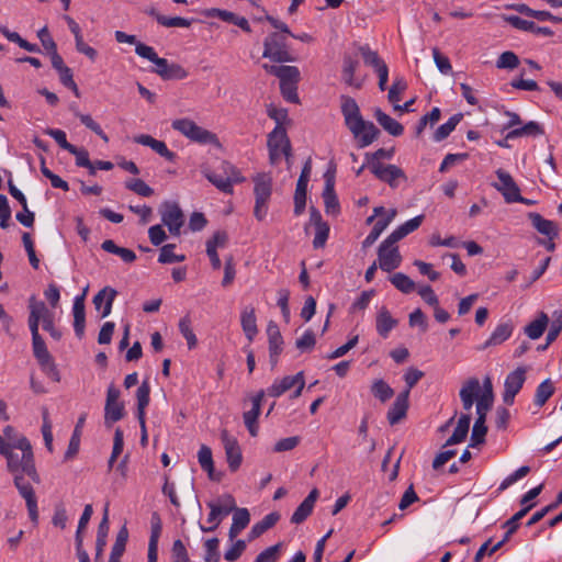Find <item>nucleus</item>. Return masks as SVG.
Returning a JSON list of instances; mask_svg holds the SVG:
<instances>
[{
  "instance_id": "obj_45",
  "label": "nucleus",
  "mask_w": 562,
  "mask_h": 562,
  "mask_svg": "<svg viewBox=\"0 0 562 562\" xmlns=\"http://www.w3.org/2000/svg\"><path fill=\"white\" fill-rule=\"evenodd\" d=\"M461 119L462 114L460 113L452 115L446 123H443L436 130L434 134V139L436 142H441L446 139L450 135V133L454 131L456 126L459 124Z\"/></svg>"
},
{
  "instance_id": "obj_18",
  "label": "nucleus",
  "mask_w": 562,
  "mask_h": 562,
  "mask_svg": "<svg viewBox=\"0 0 562 562\" xmlns=\"http://www.w3.org/2000/svg\"><path fill=\"white\" fill-rule=\"evenodd\" d=\"M88 288L85 289L81 295H77L74 300L72 315H74V330L78 338H82L86 328V307L85 297Z\"/></svg>"
},
{
  "instance_id": "obj_63",
  "label": "nucleus",
  "mask_w": 562,
  "mask_h": 562,
  "mask_svg": "<svg viewBox=\"0 0 562 562\" xmlns=\"http://www.w3.org/2000/svg\"><path fill=\"white\" fill-rule=\"evenodd\" d=\"M529 472H530V468L529 467H527V465L520 467L514 473H512L510 475H508L507 477H505L503 480V482L501 483V485L498 487V491H505L510 485H513L517 481H519L522 477H525Z\"/></svg>"
},
{
  "instance_id": "obj_14",
  "label": "nucleus",
  "mask_w": 562,
  "mask_h": 562,
  "mask_svg": "<svg viewBox=\"0 0 562 562\" xmlns=\"http://www.w3.org/2000/svg\"><path fill=\"white\" fill-rule=\"evenodd\" d=\"M526 381V370L521 367L508 373L504 383L503 401L507 405L514 403L515 396L521 390Z\"/></svg>"
},
{
  "instance_id": "obj_26",
  "label": "nucleus",
  "mask_w": 562,
  "mask_h": 562,
  "mask_svg": "<svg viewBox=\"0 0 562 562\" xmlns=\"http://www.w3.org/2000/svg\"><path fill=\"white\" fill-rule=\"evenodd\" d=\"M528 217L533 228L537 229L538 233L547 236L550 240H553L555 237H558V227L553 221L547 220L539 213L535 212L529 213Z\"/></svg>"
},
{
  "instance_id": "obj_3",
  "label": "nucleus",
  "mask_w": 562,
  "mask_h": 562,
  "mask_svg": "<svg viewBox=\"0 0 562 562\" xmlns=\"http://www.w3.org/2000/svg\"><path fill=\"white\" fill-rule=\"evenodd\" d=\"M255 207L254 215L263 221L268 213V204L272 195L273 180L270 173L259 172L252 177Z\"/></svg>"
},
{
  "instance_id": "obj_8",
  "label": "nucleus",
  "mask_w": 562,
  "mask_h": 562,
  "mask_svg": "<svg viewBox=\"0 0 562 562\" xmlns=\"http://www.w3.org/2000/svg\"><path fill=\"white\" fill-rule=\"evenodd\" d=\"M120 390L114 384H110L104 405V424L108 427H111L124 417V403L120 401Z\"/></svg>"
},
{
  "instance_id": "obj_25",
  "label": "nucleus",
  "mask_w": 562,
  "mask_h": 562,
  "mask_svg": "<svg viewBox=\"0 0 562 562\" xmlns=\"http://www.w3.org/2000/svg\"><path fill=\"white\" fill-rule=\"evenodd\" d=\"M319 496L318 490L313 488L306 498L297 506L291 517V522H303L313 512L314 505Z\"/></svg>"
},
{
  "instance_id": "obj_59",
  "label": "nucleus",
  "mask_w": 562,
  "mask_h": 562,
  "mask_svg": "<svg viewBox=\"0 0 562 562\" xmlns=\"http://www.w3.org/2000/svg\"><path fill=\"white\" fill-rule=\"evenodd\" d=\"M157 22L166 27H189L192 20L181 16H157Z\"/></svg>"
},
{
  "instance_id": "obj_62",
  "label": "nucleus",
  "mask_w": 562,
  "mask_h": 562,
  "mask_svg": "<svg viewBox=\"0 0 562 562\" xmlns=\"http://www.w3.org/2000/svg\"><path fill=\"white\" fill-rule=\"evenodd\" d=\"M218 543L220 541L217 538H212L205 541V562H220Z\"/></svg>"
},
{
  "instance_id": "obj_64",
  "label": "nucleus",
  "mask_w": 562,
  "mask_h": 562,
  "mask_svg": "<svg viewBox=\"0 0 562 562\" xmlns=\"http://www.w3.org/2000/svg\"><path fill=\"white\" fill-rule=\"evenodd\" d=\"M46 134L54 138L55 142L68 153H70L71 149L76 150V146H74L67 140L66 133L63 130L48 128L46 131Z\"/></svg>"
},
{
  "instance_id": "obj_22",
  "label": "nucleus",
  "mask_w": 562,
  "mask_h": 562,
  "mask_svg": "<svg viewBox=\"0 0 562 562\" xmlns=\"http://www.w3.org/2000/svg\"><path fill=\"white\" fill-rule=\"evenodd\" d=\"M408 391L401 392L387 412V420L390 425L398 424L405 416L408 409Z\"/></svg>"
},
{
  "instance_id": "obj_29",
  "label": "nucleus",
  "mask_w": 562,
  "mask_h": 562,
  "mask_svg": "<svg viewBox=\"0 0 562 562\" xmlns=\"http://www.w3.org/2000/svg\"><path fill=\"white\" fill-rule=\"evenodd\" d=\"M297 378H302V371L294 375H285L282 379L274 380L271 386L267 389V394L271 397L281 396L283 393L295 386Z\"/></svg>"
},
{
  "instance_id": "obj_51",
  "label": "nucleus",
  "mask_w": 562,
  "mask_h": 562,
  "mask_svg": "<svg viewBox=\"0 0 562 562\" xmlns=\"http://www.w3.org/2000/svg\"><path fill=\"white\" fill-rule=\"evenodd\" d=\"M394 156V149H384L380 148L375 150L374 153L366 154V160H368V169L373 170L374 165H383L381 162V159H392Z\"/></svg>"
},
{
  "instance_id": "obj_23",
  "label": "nucleus",
  "mask_w": 562,
  "mask_h": 562,
  "mask_svg": "<svg viewBox=\"0 0 562 562\" xmlns=\"http://www.w3.org/2000/svg\"><path fill=\"white\" fill-rule=\"evenodd\" d=\"M340 100L341 113L345 120V124L349 130L350 126L360 122V120H362L363 117L355 99L348 95H341Z\"/></svg>"
},
{
  "instance_id": "obj_2",
  "label": "nucleus",
  "mask_w": 562,
  "mask_h": 562,
  "mask_svg": "<svg viewBox=\"0 0 562 562\" xmlns=\"http://www.w3.org/2000/svg\"><path fill=\"white\" fill-rule=\"evenodd\" d=\"M171 127L193 143H198L200 145H213L217 148L221 147L220 139L215 133L198 125L190 119L175 120L171 123Z\"/></svg>"
},
{
  "instance_id": "obj_35",
  "label": "nucleus",
  "mask_w": 562,
  "mask_h": 562,
  "mask_svg": "<svg viewBox=\"0 0 562 562\" xmlns=\"http://www.w3.org/2000/svg\"><path fill=\"white\" fill-rule=\"evenodd\" d=\"M549 324V317L541 312L538 317L525 327V334L532 340L539 339Z\"/></svg>"
},
{
  "instance_id": "obj_53",
  "label": "nucleus",
  "mask_w": 562,
  "mask_h": 562,
  "mask_svg": "<svg viewBox=\"0 0 562 562\" xmlns=\"http://www.w3.org/2000/svg\"><path fill=\"white\" fill-rule=\"evenodd\" d=\"M389 226V221H376L369 233V235L363 239L362 241V248L367 249L371 247L378 238L381 236V234L384 232V229Z\"/></svg>"
},
{
  "instance_id": "obj_20",
  "label": "nucleus",
  "mask_w": 562,
  "mask_h": 562,
  "mask_svg": "<svg viewBox=\"0 0 562 562\" xmlns=\"http://www.w3.org/2000/svg\"><path fill=\"white\" fill-rule=\"evenodd\" d=\"M265 394H266V392L262 390L260 392H258L251 398V404H252L251 409L245 412L244 416H243L245 426L247 427L249 434L252 437L257 436V432H258L257 419L260 415L261 402H262Z\"/></svg>"
},
{
  "instance_id": "obj_19",
  "label": "nucleus",
  "mask_w": 562,
  "mask_h": 562,
  "mask_svg": "<svg viewBox=\"0 0 562 562\" xmlns=\"http://www.w3.org/2000/svg\"><path fill=\"white\" fill-rule=\"evenodd\" d=\"M335 177L334 173L327 171L325 173V188L323 191V199L325 204V211L327 214L339 213V202L335 193Z\"/></svg>"
},
{
  "instance_id": "obj_27",
  "label": "nucleus",
  "mask_w": 562,
  "mask_h": 562,
  "mask_svg": "<svg viewBox=\"0 0 562 562\" xmlns=\"http://www.w3.org/2000/svg\"><path fill=\"white\" fill-rule=\"evenodd\" d=\"M397 324L398 321L391 315L390 311L385 306H382L378 311L375 318V327L378 334L382 338H387L392 329L395 328Z\"/></svg>"
},
{
  "instance_id": "obj_46",
  "label": "nucleus",
  "mask_w": 562,
  "mask_h": 562,
  "mask_svg": "<svg viewBox=\"0 0 562 562\" xmlns=\"http://www.w3.org/2000/svg\"><path fill=\"white\" fill-rule=\"evenodd\" d=\"M371 392L375 398L383 403L394 395V390L382 379L375 380L372 383Z\"/></svg>"
},
{
  "instance_id": "obj_21",
  "label": "nucleus",
  "mask_w": 562,
  "mask_h": 562,
  "mask_svg": "<svg viewBox=\"0 0 562 562\" xmlns=\"http://www.w3.org/2000/svg\"><path fill=\"white\" fill-rule=\"evenodd\" d=\"M268 339H269V356L270 362L272 366L278 363L279 355L283 349V338L279 330V327L270 322L267 328Z\"/></svg>"
},
{
  "instance_id": "obj_42",
  "label": "nucleus",
  "mask_w": 562,
  "mask_h": 562,
  "mask_svg": "<svg viewBox=\"0 0 562 562\" xmlns=\"http://www.w3.org/2000/svg\"><path fill=\"white\" fill-rule=\"evenodd\" d=\"M204 176L220 191H222L226 194H232L234 192L233 187H234L235 182H233L228 178H225V176H223L222 173L206 171V172H204Z\"/></svg>"
},
{
  "instance_id": "obj_50",
  "label": "nucleus",
  "mask_w": 562,
  "mask_h": 562,
  "mask_svg": "<svg viewBox=\"0 0 562 562\" xmlns=\"http://www.w3.org/2000/svg\"><path fill=\"white\" fill-rule=\"evenodd\" d=\"M179 330L186 338L189 349L195 348L198 339L191 328V319L189 316H184L179 322Z\"/></svg>"
},
{
  "instance_id": "obj_38",
  "label": "nucleus",
  "mask_w": 562,
  "mask_h": 562,
  "mask_svg": "<svg viewBox=\"0 0 562 562\" xmlns=\"http://www.w3.org/2000/svg\"><path fill=\"white\" fill-rule=\"evenodd\" d=\"M358 67V61L351 57H345L342 67V80L350 87L359 89L362 81L355 78V72Z\"/></svg>"
},
{
  "instance_id": "obj_1",
  "label": "nucleus",
  "mask_w": 562,
  "mask_h": 562,
  "mask_svg": "<svg viewBox=\"0 0 562 562\" xmlns=\"http://www.w3.org/2000/svg\"><path fill=\"white\" fill-rule=\"evenodd\" d=\"M14 449L8 452L4 458L7 459V469L13 474H25L35 483H40L32 446L26 437L18 438L13 442Z\"/></svg>"
},
{
  "instance_id": "obj_44",
  "label": "nucleus",
  "mask_w": 562,
  "mask_h": 562,
  "mask_svg": "<svg viewBox=\"0 0 562 562\" xmlns=\"http://www.w3.org/2000/svg\"><path fill=\"white\" fill-rule=\"evenodd\" d=\"M198 460L201 468L207 472L209 477L214 480V462L211 448L202 445L198 452Z\"/></svg>"
},
{
  "instance_id": "obj_56",
  "label": "nucleus",
  "mask_w": 562,
  "mask_h": 562,
  "mask_svg": "<svg viewBox=\"0 0 562 562\" xmlns=\"http://www.w3.org/2000/svg\"><path fill=\"white\" fill-rule=\"evenodd\" d=\"M125 188L140 196H150L154 190L142 179H131L125 182Z\"/></svg>"
},
{
  "instance_id": "obj_32",
  "label": "nucleus",
  "mask_w": 562,
  "mask_h": 562,
  "mask_svg": "<svg viewBox=\"0 0 562 562\" xmlns=\"http://www.w3.org/2000/svg\"><path fill=\"white\" fill-rule=\"evenodd\" d=\"M374 117L378 123L392 136H400L403 134V125L384 113L381 109H375Z\"/></svg>"
},
{
  "instance_id": "obj_33",
  "label": "nucleus",
  "mask_w": 562,
  "mask_h": 562,
  "mask_svg": "<svg viewBox=\"0 0 562 562\" xmlns=\"http://www.w3.org/2000/svg\"><path fill=\"white\" fill-rule=\"evenodd\" d=\"M424 215H417L408 221H406L404 224L400 225L396 229H394L389 236L390 241L396 240L400 241L404 237H406L408 234L416 231L423 223Z\"/></svg>"
},
{
  "instance_id": "obj_36",
  "label": "nucleus",
  "mask_w": 562,
  "mask_h": 562,
  "mask_svg": "<svg viewBox=\"0 0 562 562\" xmlns=\"http://www.w3.org/2000/svg\"><path fill=\"white\" fill-rule=\"evenodd\" d=\"M101 248L106 252L119 256L126 263H132L136 260V254L133 250L117 246L112 239L104 240L101 244Z\"/></svg>"
},
{
  "instance_id": "obj_49",
  "label": "nucleus",
  "mask_w": 562,
  "mask_h": 562,
  "mask_svg": "<svg viewBox=\"0 0 562 562\" xmlns=\"http://www.w3.org/2000/svg\"><path fill=\"white\" fill-rule=\"evenodd\" d=\"M390 281L398 291L406 294L415 289V282L402 272L394 273Z\"/></svg>"
},
{
  "instance_id": "obj_30",
  "label": "nucleus",
  "mask_w": 562,
  "mask_h": 562,
  "mask_svg": "<svg viewBox=\"0 0 562 562\" xmlns=\"http://www.w3.org/2000/svg\"><path fill=\"white\" fill-rule=\"evenodd\" d=\"M240 324L245 336L247 337L248 341L251 342L258 334L257 318L255 308L252 306H247L241 311Z\"/></svg>"
},
{
  "instance_id": "obj_11",
  "label": "nucleus",
  "mask_w": 562,
  "mask_h": 562,
  "mask_svg": "<svg viewBox=\"0 0 562 562\" xmlns=\"http://www.w3.org/2000/svg\"><path fill=\"white\" fill-rule=\"evenodd\" d=\"M370 171L376 179L387 183L392 189L398 188L401 182L407 180L404 170L396 165H374L373 170Z\"/></svg>"
},
{
  "instance_id": "obj_60",
  "label": "nucleus",
  "mask_w": 562,
  "mask_h": 562,
  "mask_svg": "<svg viewBox=\"0 0 562 562\" xmlns=\"http://www.w3.org/2000/svg\"><path fill=\"white\" fill-rule=\"evenodd\" d=\"M316 344L315 334L312 329H307L304 331L302 337L296 339L295 346L302 352L311 351Z\"/></svg>"
},
{
  "instance_id": "obj_41",
  "label": "nucleus",
  "mask_w": 562,
  "mask_h": 562,
  "mask_svg": "<svg viewBox=\"0 0 562 562\" xmlns=\"http://www.w3.org/2000/svg\"><path fill=\"white\" fill-rule=\"evenodd\" d=\"M486 416L477 415L472 428L470 447H476L485 441L487 427L485 426Z\"/></svg>"
},
{
  "instance_id": "obj_39",
  "label": "nucleus",
  "mask_w": 562,
  "mask_h": 562,
  "mask_svg": "<svg viewBox=\"0 0 562 562\" xmlns=\"http://www.w3.org/2000/svg\"><path fill=\"white\" fill-rule=\"evenodd\" d=\"M554 383L550 379L544 380L536 389L535 404L538 407L543 406L547 401L554 394Z\"/></svg>"
},
{
  "instance_id": "obj_43",
  "label": "nucleus",
  "mask_w": 562,
  "mask_h": 562,
  "mask_svg": "<svg viewBox=\"0 0 562 562\" xmlns=\"http://www.w3.org/2000/svg\"><path fill=\"white\" fill-rule=\"evenodd\" d=\"M150 386L147 381H144L136 391L137 398V419H142L145 416L146 407L149 404Z\"/></svg>"
},
{
  "instance_id": "obj_16",
  "label": "nucleus",
  "mask_w": 562,
  "mask_h": 562,
  "mask_svg": "<svg viewBox=\"0 0 562 562\" xmlns=\"http://www.w3.org/2000/svg\"><path fill=\"white\" fill-rule=\"evenodd\" d=\"M34 304L36 307V313L38 314L40 322L43 324V328L49 333L52 338L59 340L61 338V331L54 325V313L48 310L43 301L36 300L35 296Z\"/></svg>"
},
{
  "instance_id": "obj_6",
  "label": "nucleus",
  "mask_w": 562,
  "mask_h": 562,
  "mask_svg": "<svg viewBox=\"0 0 562 562\" xmlns=\"http://www.w3.org/2000/svg\"><path fill=\"white\" fill-rule=\"evenodd\" d=\"M207 506L211 509L206 520L210 526L201 525L203 532L214 531L220 526L223 518L235 509V498L231 494H224L216 502H209Z\"/></svg>"
},
{
  "instance_id": "obj_55",
  "label": "nucleus",
  "mask_w": 562,
  "mask_h": 562,
  "mask_svg": "<svg viewBox=\"0 0 562 562\" xmlns=\"http://www.w3.org/2000/svg\"><path fill=\"white\" fill-rule=\"evenodd\" d=\"M29 310H30V315H29L27 323H29V328L32 334V338L41 337V335L38 333V326H40L41 322L38 318V314L36 313V307L34 304V295H32L29 299Z\"/></svg>"
},
{
  "instance_id": "obj_4",
  "label": "nucleus",
  "mask_w": 562,
  "mask_h": 562,
  "mask_svg": "<svg viewBox=\"0 0 562 562\" xmlns=\"http://www.w3.org/2000/svg\"><path fill=\"white\" fill-rule=\"evenodd\" d=\"M286 38L288 36L280 33H270L263 41L262 56L274 63L293 61L294 58L289 52Z\"/></svg>"
},
{
  "instance_id": "obj_37",
  "label": "nucleus",
  "mask_w": 562,
  "mask_h": 562,
  "mask_svg": "<svg viewBox=\"0 0 562 562\" xmlns=\"http://www.w3.org/2000/svg\"><path fill=\"white\" fill-rule=\"evenodd\" d=\"M280 519V515L278 513H270L266 515L260 521L256 522L249 532V539L252 540L255 538L260 537L268 529L272 528L278 520Z\"/></svg>"
},
{
  "instance_id": "obj_61",
  "label": "nucleus",
  "mask_w": 562,
  "mask_h": 562,
  "mask_svg": "<svg viewBox=\"0 0 562 562\" xmlns=\"http://www.w3.org/2000/svg\"><path fill=\"white\" fill-rule=\"evenodd\" d=\"M221 173L235 183H241L245 181V177L240 173L239 169L228 161L222 162Z\"/></svg>"
},
{
  "instance_id": "obj_31",
  "label": "nucleus",
  "mask_w": 562,
  "mask_h": 562,
  "mask_svg": "<svg viewBox=\"0 0 562 562\" xmlns=\"http://www.w3.org/2000/svg\"><path fill=\"white\" fill-rule=\"evenodd\" d=\"M471 424V415L462 414L457 423L453 434L446 441V446H452L465 440Z\"/></svg>"
},
{
  "instance_id": "obj_12",
  "label": "nucleus",
  "mask_w": 562,
  "mask_h": 562,
  "mask_svg": "<svg viewBox=\"0 0 562 562\" xmlns=\"http://www.w3.org/2000/svg\"><path fill=\"white\" fill-rule=\"evenodd\" d=\"M25 474H15L13 482L20 495L25 499L30 519L36 524L38 521L37 499L32 485L24 480Z\"/></svg>"
},
{
  "instance_id": "obj_24",
  "label": "nucleus",
  "mask_w": 562,
  "mask_h": 562,
  "mask_svg": "<svg viewBox=\"0 0 562 562\" xmlns=\"http://www.w3.org/2000/svg\"><path fill=\"white\" fill-rule=\"evenodd\" d=\"M480 393V381L476 378L469 379L461 387L459 395L462 407L465 412H470Z\"/></svg>"
},
{
  "instance_id": "obj_34",
  "label": "nucleus",
  "mask_w": 562,
  "mask_h": 562,
  "mask_svg": "<svg viewBox=\"0 0 562 562\" xmlns=\"http://www.w3.org/2000/svg\"><path fill=\"white\" fill-rule=\"evenodd\" d=\"M543 133L544 131L539 123L530 121L524 126L510 130L506 135V139H516L522 136H540Z\"/></svg>"
},
{
  "instance_id": "obj_5",
  "label": "nucleus",
  "mask_w": 562,
  "mask_h": 562,
  "mask_svg": "<svg viewBox=\"0 0 562 562\" xmlns=\"http://www.w3.org/2000/svg\"><path fill=\"white\" fill-rule=\"evenodd\" d=\"M269 159L272 165L278 164L282 157L286 160L291 156V143L284 126H276L268 135Z\"/></svg>"
},
{
  "instance_id": "obj_13",
  "label": "nucleus",
  "mask_w": 562,
  "mask_h": 562,
  "mask_svg": "<svg viewBox=\"0 0 562 562\" xmlns=\"http://www.w3.org/2000/svg\"><path fill=\"white\" fill-rule=\"evenodd\" d=\"M349 131L357 139L359 148H364L371 145L380 134L379 128L372 122L366 121L364 119L350 126Z\"/></svg>"
},
{
  "instance_id": "obj_15",
  "label": "nucleus",
  "mask_w": 562,
  "mask_h": 562,
  "mask_svg": "<svg viewBox=\"0 0 562 562\" xmlns=\"http://www.w3.org/2000/svg\"><path fill=\"white\" fill-rule=\"evenodd\" d=\"M221 440L224 446L228 468L232 472H235L240 467L243 460L239 445L236 438L231 436L227 430L221 432Z\"/></svg>"
},
{
  "instance_id": "obj_52",
  "label": "nucleus",
  "mask_w": 562,
  "mask_h": 562,
  "mask_svg": "<svg viewBox=\"0 0 562 562\" xmlns=\"http://www.w3.org/2000/svg\"><path fill=\"white\" fill-rule=\"evenodd\" d=\"M176 245L167 244L160 248V254L158 261L160 263H172V262H182L186 257L183 255H176L173 252Z\"/></svg>"
},
{
  "instance_id": "obj_58",
  "label": "nucleus",
  "mask_w": 562,
  "mask_h": 562,
  "mask_svg": "<svg viewBox=\"0 0 562 562\" xmlns=\"http://www.w3.org/2000/svg\"><path fill=\"white\" fill-rule=\"evenodd\" d=\"M278 78L280 83L297 85L301 78V74L297 67L284 65Z\"/></svg>"
},
{
  "instance_id": "obj_9",
  "label": "nucleus",
  "mask_w": 562,
  "mask_h": 562,
  "mask_svg": "<svg viewBox=\"0 0 562 562\" xmlns=\"http://www.w3.org/2000/svg\"><path fill=\"white\" fill-rule=\"evenodd\" d=\"M387 236L379 246V268L383 271L391 272L400 267L402 262V256L396 246V240L390 241Z\"/></svg>"
},
{
  "instance_id": "obj_47",
  "label": "nucleus",
  "mask_w": 562,
  "mask_h": 562,
  "mask_svg": "<svg viewBox=\"0 0 562 562\" xmlns=\"http://www.w3.org/2000/svg\"><path fill=\"white\" fill-rule=\"evenodd\" d=\"M33 352L40 364L45 366L52 361V357L46 348L44 339L41 337L32 338Z\"/></svg>"
},
{
  "instance_id": "obj_40",
  "label": "nucleus",
  "mask_w": 562,
  "mask_h": 562,
  "mask_svg": "<svg viewBox=\"0 0 562 562\" xmlns=\"http://www.w3.org/2000/svg\"><path fill=\"white\" fill-rule=\"evenodd\" d=\"M360 53L363 63L374 69L375 72L387 68L383 59L380 58L376 52L372 50L369 46L360 47Z\"/></svg>"
},
{
  "instance_id": "obj_7",
  "label": "nucleus",
  "mask_w": 562,
  "mask_h": 562,
  "mask_svg": "<svg viewBox=\"0 0 562 562\" xmlns=\"http://www.w3.org/2000/svg\"><path fill=\"white\" fill-rule=\"evenodd\" d=\"M161 222L168 227L172 236H179L184 224V214L179 204L172 201H165L159 207Z\"/></svg>"
},
{
  "instance_id": "obj_28",
  "label": "nucleus",
  "mask_w": 562,
  "mask_h": 562,
  "mask_svg": "<svg viewBox=\"0 0 562 562\" xmlns=\"http://www.w3.org/2000/svg\"><path fill=\"white\" fill-rule=\"evenodd\" d=\"M514 330V325L510 321L499 323L495 329L492 331L490 338L484 342L481 347V350L486 349L491 346H496L503 344L507 340Z\"/></svg>"
},
{
  "instance_id": "obj_48",
  "label": "nucleus",
  "mask_w": 562,
  "mask_h": 562,
  "mask_svg": "<svg viewBox=\"0 0 562 562\" xmlns=\"http://www.w3.org/2000/svg\"><path fill=\"white\" fill-rule=\"evenodd\" d=\"M307 183L303 180H297L295 193H294V213L296 215L301 214L306 204V190Z\"/></svg>"
},
{
  "instance_id": "obj_54",
  "label": "nucleus",
  "mask_w": 562,
  "mask_h": 562,
  "mask_svg": "<svg viewBox=\"0 0 562 562\" xmlns=\"http://www.w3.org/2000/svg\"><path fill=\"white\" fill-rule=\"evenodd\" d=\"M77 116L79 117L80 122L89 130H91L93 133H95L104 143H109L108 135L103 132L100 124L97 123L91 115L89 114H82L77 113Z\"/></svg>"
},
{
  "instance_id": "obj_57",
  "label": "nucleus",
  "mask_w": 562,
  "mask_h": 562,
  "mask_svg": "<svg viewBox=\"0 0 562 562\" xmlns=\"http://www.w3.org/2000/svg\"><path fill=\"white\" fill-rule=\"evenodd\" d=\"M519 65L518 56L510 50L504 52L496 60V67L499 69H514Z\"/></svg>"
},
{
  "instance_id": "obj_10",
  "label": "nucleus",
  "mask_w": 562,
  "mask_h": 562,
  "mask_svg": "<svg viewBox=\"0 0 562 562\" xmlns=\"http://www.w3.org/2000/svg\"><path fill=\"white\" fill-rule=\"evenodd\" d=\"M498 182L493 187L502 193L506 203H515V200H521L520 189L509 172L497 169L495 171Z\"/></svg>"
},
{
  "instance_id": "obj_17",
  "label": "nucleus",
  "mask_w": 562,
  "mask_h": 562,
  "mask_svg": "<svg viewBox=\"0 0 562 562\" xmlns=\"http://www.w3.org/2000/svg\"><path fill=\"white\" fill-rule=\"evenodd\" d=\"M116 295L117 291L115 289L111 286H104L93 296L92 303L97 311H102V318L111 314L112 305Z\"/></svg>"
}]
</instances>
